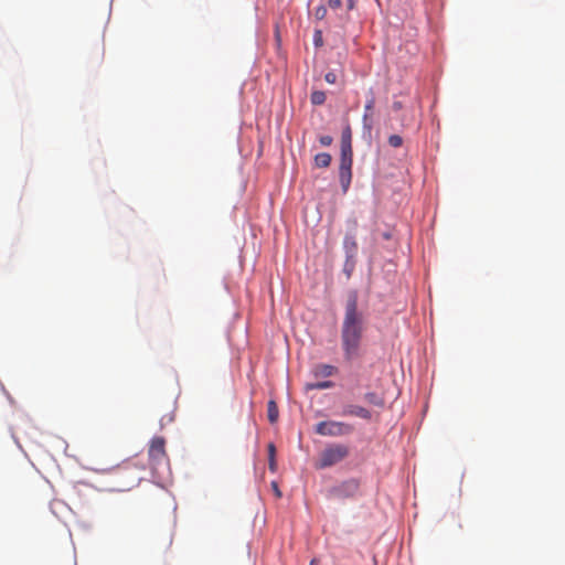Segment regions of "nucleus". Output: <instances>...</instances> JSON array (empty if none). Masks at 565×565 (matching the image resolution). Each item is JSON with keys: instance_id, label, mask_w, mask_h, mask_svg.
I'll list each match as a JSON object with an SVG mask.
<instances>
[{"instance_id": "nucleus-1", "label": "nucleus", "mask_w": 565, "mask_h": 565, "mask_svg": "<svg viewBox=\"0 0 565 565\" xmlns=\"http://www.w3.org/2000/svg\"><path fill=\"white\" fill-rule=\"evenodd\" d=\"M366 326V316L359 309L358 292L352 290L348 294L341 323V347L347 361H352L360 356Z\"/></svg>"}, {"instance_id": "nucleus-2", "label": "nucleus", "mask_w": 565, "mask_h": 565, "mask_svg": "<svg viewBox=\"0 0 565 565\" xmlns=\"http://www.w3.org/2000/svg\"><path fill=\"white\" fill-rule=\"evenodd\" d=\"M353 151L351 145V130L347 128L342 132L341 154L339 166V180L343 192H347L352 180Z\"/></svg>"}, {"instance_id": "nucleus-3", "label": "nucleus", "mask_w": 565, "mask_h": 565, "mask_svg": "<svg viewBox=\"0 0 565 565\" xmlns=\"http://www.w3.org/2000/svg\"><path fill=\"white\" fill-rule=\"evenodd\" d=\"M349 447L343 444H331L327 446L319 455L315 462L317 469H326L332 467L349 456Z\"/></svg>"}, {"instance_id": "nucleus-4", "label": "nucleus", "mask_w": 565, "mask_h": 565, "mask_svg": "<svg viewBox=\"0 0 565 565\" xmlns=\"http://www.w3.org/2000/svg\"><path fill=\"white\" fill-rule=\"evenodd\" d=\"M354 427L351 424L337 420L319 422L315 426V431L320 436L341 437L352 434Z\"/></svg>"}, {"instance_id": "nucleus-5", "label": "nucleus", "mask_w": 565, "mask_h": 565, "mask_svg": "<svg viewBox=\"0 0 565 565\" xmlns=\"http://www.w3.org/2000/svg\"><path fill=\"white\" fill-rule=\"evenodd\" d=\"M149 459L153 468L167 460L166 440L163 437H153L148 450Z\"/></svg>"}, {"instance_id": "nucleus-6", "label": "nucleus", "mask_w": 565, "mask_h": 565, "mask_svg": "<svg viewBox=\"0 0 565 565\" xmlns=\"http://www.w3.org/2000/svg\"><path fill=\"white\" fill-rule=\"evenodd\" d=\"M359 490L360 482L356 479H349L333 488L332 492L337 498L347 499L355 497Z\"/></svg>"}, {"instance_id": "nucleus-7", "label": "nucleus", "mask_w": 565, "mask_h": 565, "mask_svg": "<svg viewBox=\"0 0 565 565\" xmlns=\"http://www.w3.org/2000/svg\"><path fill=\"white\" fill-rule=\"evenodd\" d=\"M375 106V98L372 95L365 103L364 106V115H363V127L367 132L372 131L373 121H372V111Z\"/></svg>"}, {"instance_id": "nucleus-8", "label": "nucleus", "mask_w": 565, "mask_h": 565, "mask_svg": "<svg viewBox=\"0 0 565 565\" xmlns=\"http://www.w3.org/2000/svg\"><path fill=\"white\" fill-rule=\"evenodd\" d=\"M342 415L344 416H356L363 419H371V412L365 407L359 405H348L343 408Z\"/></svg>"}, {"instance_id": "nucleus-9", "label": "nucleus", "mask_w": 565, "mask_h": 565, "mask_svg": "<svg viewBox=\"0 0 565 565\" xmlns=\"http://www.w3.org/2000/svg\"><path fill=\"white\" fill-rule=\"evenodd\" d=\"M338 372V369L330 364H317L312 369V374L315 377H329L334 375Z\"/></svg>"}, {"instance_id": "nucleus-10", "label": "nucleus", "mask_w": 565, "mask_h": 565, "mask_svg": "<svg viewBox=\"0 0 565 565\" xmlns=\"http://www.w3.org/2000/svg\"><path fill=\"white\" fill-rule=\"evenodd\" d=\"M343 246L348 255L352 256L356 253L358 244L355 237L352 234H347L343 241Z\"/></svg>"}, {"instance_id": "nucleus-11", "label": "nucleus", "mask_w": 565, "mask_h": 565, "mask_svg": "<svg viewBox=\"0 0 565 565\" xmlns=\"http://www.w3.org/2000/svg\"><path fill=\"white\" fill-rule=\"evenodd\" d=\"M267 417L271 424L276 423L279 417L278 406H277L276 402L273 399H270L267 403Z\"/></svg>"}, {"instance_id": "nucleus-12", "label": "nucleus", "mask_w": 565, "mask_h": 565, "mask_svg": "<svg viewBox=\"0 0 565 565\" xmlns=\"http://www.w3.org/2000/svg\"><path fill=\"white\" fill-rule=\"evenodd\" d=\"M331 156L328 152H321L316 154L315 164L318 168H328L331 163Z\"/></svg>"}, {"instance_id": "nucleus-13", "label": "nucleus", "mask_w": 565, "mask_h": 565, "mask_svg": "<svg viewBox=\"0 0 565 565\" xmlns=\"http://www.w3.org/2000/svg\"><path fill=\"white\" fill-rule=\"evenodd\" d=\"M268 468L271 472H275L277 470V462H276V447L273 443L268 444Z\"/></svg>"}, {"instance_id": "nucleus-14", "label": "nucleus", "mask_w": 565, "mask_h": 565, "mask_svg": "<svg viewBox=\"0 0 565 565\" xmlns=\"http://www.w3.org/2000/svg\"><path fill=\"white\" fill-rule=\"evenodd\" d=\"M364 398L367 403L375 405L377 407H384V398L376 394L375 392H369L364 395Z\"/></svg>"}, {"instance_id": "nucleus-15", "label": "nucleus", "mask_w": 565, "mask_h": 565, "mask_svg": "<svg viewBox=\"0 0 565 565\" xmlns=\"http://www.w3.org/2000/svg\"><path fill=\"white\" fill-rule=\"evenodd\" d=\"M334 386V383L332 381H323V382H317V383H308L306 384L307 391H313V390H327Z\"/></svg>"}, {"instance_id": "nucleus-16", "label": "nucleus", "mask_w": 565, "mask_h": 565, "mask_svg": "<svg viewBox=\"0 0 565 565\" xmlns=\"http://www.w3.org/2000/svg\"><path fill=\"white\" fill-rule=\"evenodd\" d=\"M326 93L322 90H315L310 96V100L313 105H322L326 102Z\"/></svg>"}, {"instance_id": "nucleus-17", "label": "nucleus", "mask_w": 565, "mask_h": 565, "mask_svg": "<svg viewBox=\"0 0 565 565\" xmlns=\"http://www.w3.org/2000/svg\"><path fill=\"white\" fill-rule=\"evenodd\" d=\"M388 145L393 148H398L403 145V138L398 135H391L388 137Z\"/></svg>"}, {"instance_id": "nucleus-18", "label": "nucleus", "mask_w": 565, "mask_h": 565, "mask_svg": "<svg viewBox=\"0 0 565 565\" xmlns=\"http://www.w3.org/2000/svg\"><path fill=\"white\" fill-rule=\"evenodd\" d=\"M313 43L316 46H321L323 44L322 32L320 30H316L313 34Z\"/></svg>"}, {"instance_id": "nucleus-19", "label": "nucleus", "mask_w": 565, "mask_h": 565, "mask_svg": "<svg viewBox=\"0 0 565 565\" xmlns=\"http://www.w3.org/2000/svg\"><path fill=\"white\" fill-rule=\"evenodd\" d=\"M326 14H327V8L323 6L318 7L315 11V15L319 20L323 19L326 17Z\"/></svg>"}, {"instance_id": "nucleus-20", "label": "nucleus", "mask_w": 565, "mask_h": 565, "mask_svg": "<svg viewBox=\"0 0 565 565\" xmlns=\"http://www.w3.org/2000/svg\"><path fill=\"white\" fill-rule=\"evenodd\" d=\"M332 141H333V138L331 136L326 135V136L319 137V142L323 147L330 146L332 143Z\"/></svg>"}, {"instance_id": "nucleus-21", "label": "nucleus", "mask_w": 565, "mask_h": 565, "mask_svg": "<svg viewBox=\"0 0 565 565\" xmlns=\"http://www.w3.org/2000/svg\"><path fill=\"white\" fill-rule=\"evenodd\" d=\"M324 79L327 83L329 84H334L337 82V75L334 72H328L326 75H324Z\"/></svg>"}, {"instance_id": "nucleus-22", "label": "nucleus", "mask_w": 565, "mask_h": 565, "mask_svg": "<svg viewBox=\"0 0 565 565\" xmlns=\"http://www.w3.org/2000/svg\"><path fill=\"white\" fill-rule=\"evenodd\" d=\"M328 6H329V8L335 10L342 6V1L341 0H329Z\"/></svg>"}, {"instance_id": "nucleus-23", "label": "nucleus", "mask_w": 565, "mask_h": 565, "mask_svg": "<svg viewBox=\"0 0 565 565\" xmlns=\"http://www.w3.org/2000/svg\"><path fill=\"white\" fill-rule=\"evenodd\" d=\"M271 488H273V490H274L275 495H276L277 498H280V497H281V492H280V490H279V488H278L277 482H275V481H274V482H271Z\"/></svg>"}, {"instance_id": "nucleus-24", "label": "nucleus", "mask_w": 565, "mask_h": 565, "mask_svg": "<svg viewBox=\"0 0 565 565\" xmlns=\"http://www.w3.org/2000/svg\"><path fill=\"white\" fill-rule=\"evenodd\" d=\"M392 107H393L394 110L397 111V110L402 109L403 105H402L401 102H394Z\"/></svg>"}, {"instance_id": "nucleus-25", "label": "nucleus", "mask_w": 565, "mask_h": 565, "mask_svg": "<svg viewBox=\"0 0 565 565\" xmlns=\"http://www.w3.org/2000/svg\"><path fill=\"white\" fill-rule=\"evenodd\" d=\"M353 6H354L353 0H348V7H349V9H352V8H353Z\"/></svg>"}, {"instance_id": "nucleus-26", "label": "nucleus", "mask_w": 565, "mask_h": 565, "mask_svg": "<svg viewBox=\"0 0 565 565\" xmlns=\"http://www.w3.org/2000/svg\"><path fill=\"white\" fill-rule=\"evenodd\" d=\"M315 564V561H311L310 565H313Z\"/></svg>"}]
</instances>
